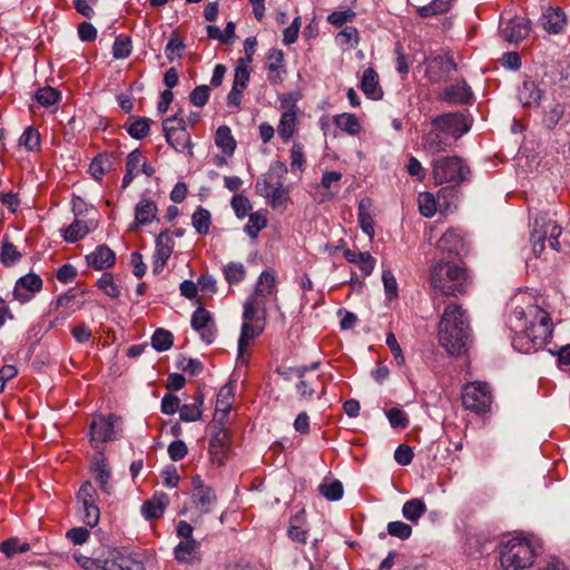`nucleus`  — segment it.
I'll list each match as a JSON object with an SVG mask.
<instances>
[{
	"mask_svg": "<svg viewBox=\"0 0 570 570\" xmlns=\"http://www.w3.org/2000/svg\"><path fill=\"white\" fill-rule=\"evenodd\" d=\"M462 403L466 410L478 414L488 412L492 403L490 386L481 382L466 384L462 391Z\"/></svg>",
	"mask_w": 570,
	"mask_h": 570,
	"instance_id": "nucleus-8",
	"label": "nucleus"
},
{
	"mask_svg": "<svg viewBox=\"0 0 570 570\" xmlns=\"http://www.w3.org/2000/svg\"><path fill=\"white\" fill-rule=\"evenodd\" d=\"M175 120L176 119H165L163 121V130L167 142L176 151L183 153L190 146V139L186 128H171V124H174Z\"/></svg>",
	"mask_w": 570,
	"mask_h": 570,
	"instance_id": "nucleus-22",
	"label": "nucleus"
},
{
	"mask_svg": "<svg viewBox=\"0 0 570 570\" xmlns=\"http://www.w3.org/2000/svg\"><path fill=\"white\" fill-rule=\"evenodd\" d=\"M433 178L436 184L450 183L459 185L468 179L469 167L458 156H445L432 161Z\"/></svg>",
	"mask_w": 570,
	"mask_h": 570,
	"instance_id": "nucleus-7",
	"label": "nucleus"
},
{
	"mask_svg": "<svg viewBox=\"0 0 570 570\" xmlns=\"http://www.w3.org/2000/svg\"><path fill=\"white\" fill-rule=\"evenodd\" d=\"M215 142L227 156H232L236 148V140L234 139L230 128L226 125L219 126L216 130Z\"/></svg>",
	"mask_w": 570,
	"mask_h": 570,
	"instance_id": "nucleus-39",
	"label": "nucleus"
},
{
	"mask_svg": "<svg viewBox=\"0 0 570 570\" xmlns=\"http://www.w3.org/2000/svg\"><path fill=\"white\" fill-rule=\"evenodd\" d=\"M531 22L521 17H514L509 20L501 29L502 37L509 41L518 43L529 36Z\"/></svg>",
	"mask_w": 570,
	"mask_h": 570,
	"instance_id": "nucleus-21",
	"label": "nucleus"
},
{
	"mask_svg": "<svg viewBox=\"0 0 570 570\" xmlns=\"http://www.w3.org/2000/svg\"><path fill=\"white\" fill-rule=\"evenodd\" d=\"M342 174L338 171H325L322 177L321 186L327 191L323 195L320 202L332 199L340 190L338 181Z\"/></svg>",
	"mask_w": 570,
	"mask_h": 570,
	"instance_id": "nucleus-41",
	"label": "nucleus"
},
{
	"mask_svg": "<svg viewBox=\"0 0 570 570\" xmlns=\"http://www.w3.org/2000/svg\"><path fill=\"white\" fill-rule=\"evenodd\" d=\"M263 332V326L254 325L252 322L245 321L242 325L238 338V355L240 356L249 345V342Z\"/></svg>",
	"mask_w": 570,
	"mask_h": 570,
	"instance_id": "nucleus-42",
	"label": "nucleus"
},
{
	"mask_svg": "<svg viewBox=\"0 0 570 570\" xmlns=\"http://www.w3.org/2000/svg\"><path fill=\"white\" fill-rule=\"evenodd\" d=\"M230 205L238 218H244L252 209L249 199L242 194H235L232 198Z\"/></svg>",
	"mask_w": 570,
	"mask_h": 570,
	"instance_id": "nucleus-60",
	"label": "nucleus"
},
{
	"mask_svg": "<svg viewBox=\"0 0 570 570\" xmlns=\"http://www.w3.org/2000/svg\"><path fill=\"white\" fill-rule=\"evenodd\" d=\"M431 125L438 126L454 141L466 134L471 127L468 118L460 111L439 115L432 119Z\"/></svg>",
	"mask_w": 570,
	"mask_h": 570,
	"instance_id": "nucleus-11",
	"label": "nucleus"
},
{
	"mask_svg": "<svg viewBox=\"0 0 570 570\" xmlns=\"http://www.w3.org/2000/svg\"><path fill=\"white\" fill-rule=\"evenodd\" d=\"M456 190L454 186L443 187L438 191L436 197L431 193L424 191L419 194L417 203L419 210L424 217H432L436 213L438 205L449 209L452 204V199L455 197Z\"/></svg>",
	"mask_w": 570,
	"mask_h": 570,
	"instance_id": "nucleus-10",
	"label": "nucleus"
},
{
	"mask_svg": "<svg viewBox=\"0 0 570 570\" xmlns=\"http://www.w3.org/2000/svg\"><path fill=\"white\" fill-rule=\"evenodd\" d=\"M193 403L184 404L180 406L179 415L184 422H195L202 417L204 404V394L202 391H197L194 394Z\"/></svg>",
	"mask_w": 570,
	"mask_h": 570,
	"instance_id": "nucleus-33",
	"label": "nucleus"
},
{
	"mask_svg": "<svg viewBox=\"0 0 570 570\" xmlns=\"http://www.w3.org/2000/svg\"><path fill=\"white\" fill-rule=\"evenodd\" d=\"M281 104L282 108H287V110L282 114L278 125V135L284 140H288L293 136L296 125V109L293 95H284L281 98Z\"/></svg>",
	"mask_w": 570,
	"mask_h": 570,
	"instance_id": "nucleus-16",
	"label": "nucleus"
},
{
	"mask_svg": "<svg viewBox=\"0 0 570 570\" xmlns=\"http://www.w3.org/2000/svg\"><path fill=\"white\" fill-rule=\"evenodd\" d=\"M333 121L341 130L348 135H357L362 129L360 120L354 114L344 112L336 115Z\"/></svg>",
	"mask_w": 570,
	"mask_h": 570,
	"instance_id": "nucleus-40",
	"label": "nucleus"
},
{
	"mask_svg": "<svg viewBox=\"0 0 570 570\" xmlns=\"http://www.w3.org/2000/svg\"><path fill=\"white\" fill-rule=\"evenodd\" d=\"M471 330L466 312L458 304L444 308L439 324V342L451 355H460L468 350Z\"/></svg>",
	"mask_w": 570,
	"mask_h": 570,
	"instance_id": "nucleus-2",
	"label": "nucleus"
},
{
	"mask_svg": "<svg viewBox=\"0 0 570 570\" xmlns=\"http://www.w3.org/2000/svg\"><path fill=\"white\" fill-rule=\"evenodd\" d=\"M386 416L389 419L391 426L394 429L404 430L410 424L407 414L399 407H392L389 411H386Z\"/></svg>",
	"mask_w": 570,
	"mask_h": 570,
	"instance_id": "nucleus-57",
	"label": "nucleus"
},
{
	"mask_svg": "<svg viewBox=\"0 0 570 570\" xmlns=\"http://www.w3.org/2000/svg\"><path fill=\"white\" fill-rule=\"evenodd\" d=\"M87 264L97 271L112 267L116 262V255L107 245H99L96 249L86 256Z\"/></svg>",
	"mask_w": 570,
	"mask_h": 570,
	"instance_id": "nucleus-24",
	"label": "nucleus"
},
{
	"mask_svg": "<svg viewBox=\"0 0 570 570\" xmlns=\"http://www.w3.org/2000/svg\"><path fill=\"white\" fill-rule=\"evenodd\" d=\"M21 258V253L17 249V247L8 240V238H3L1 252H0V261L1 263L10 267L14 265Z\"/></svg>",
	"mask_w": 570,
	"mask_h": 570,
	"instance_id": "nucleus-48",
	"label": "nucleus"
},
{
	"mask_svg": "<svg viewBox=\"0 0 570 570\" xmlns=\"http://www.w3.org/2000/svg\"><path fill=\"white\" fill-rule=\"evenodd\" d=\"M193 503L202 513H209L216 502L214 490L199 475L193 478Z\"/></svg>",
	"mask_w": 570,
	"mask_h": 570,
	"instance_id": "nucleus-14",
	"label": "nucleus"
},
{
	"mask_svg": "<svg viewBox=\"0 0 570 570\" xmlns=\"http://www.w3.org/2000/svg\"><path fill=\"white\" fill-rule=\"evenodd\" d=\"M73 558L86 570H146L142 561L118 549L109 551L104 559L96 560L83 554H75Z\"/></svg>",
	"mask_w": 570,
	"mask_h": 570,
	"instance_id": "nucleus-6",
	"label": "nucleus"
},
{
	"mask_svg": "<svg viewBox=\"0 0 570 570\" xmlns=\"http://www.w3.org/2000/svg\"><path fill=\"white\" fill-rule=\"evenodd\" d=\"M139 157H140V150L139 149L132 150L127 156V159H126V174H125V176L122 178V183H121V188L122 189L127 188L131 184L132 179L139 174V170H138Z\"/></svg>",
	"mask_w": 570,
	"mask_h": 570,
	"instance_id": "nucleus-45",
	"label": "nucleus"
},
{
	"mask_svg": "<svg viewBox=\"0 0 570 570\" xmlns=\"http://www.w3.org/2000/svg\"><path fill=\"white\" fill-rule=\"evenodd\" d=\"M173 334L164 328L156 330L151 337V345L158 352L168 351L173 346Z\"/></svg>",
	"mask_w": 570,
	"mask_h": 570,
	"instance_id": "nucleus-51",
	"label": "nucleus"
},
{
	"mask_svg": "<svg viewBox=\"0 0 570 570\" xmlns=\"http://www.w3.org/2000/svg\"><path fill=\"white\" fill-rule=\"evenodd\" d=\"M456 70V63L450 56L439 55L426 67V73L432 82H439Z\"/></svg>",
	"mask_w": 570,
	"mask_h": 570,
	"instance_id": "nucleus-18",
	"label": "nucleus"
},
{
	"mask_svg": "<svg viewBox=\"0 0 570 570\" xmlns=\"http://www.w3.org/2000/svg\"><path fill=\"white\" fill-rule=\"evenodd\" d=\"M431 286L445 296L462 295L466 292V271L450 262H440L432 267Z\"/></svg>",
	"mask_w": 570,
	"mask_h": 570,
	"instance_id": "nucleus-4",
	"label": "nucleus"
},
{
	"mask_svg": "<svg viewBox=\"0 0 570 570\" xmlns=\"http://www.w3.org/2000/svg\"><path fill=\"white\" fill-rule=\"evenodd\" d=\"M320 493L328 501H337L343 497V484L338 480H324L318 487Z\"/></svg>",
	"mask_w": 570,
	"mask_h": 570,
	"instance_id": "nucleus-46",
	"label": "nucleus"
},
{
	"mask_svg": "<svg viewBox=\"0 0 570 570\" xmlns=\"http://www.w3.org/2000/svg\"><path fill=\"white\" fill-rule=\"evenodd\" d=\"M97 287L112 299H116L120 296V288L114 282V277L109 273H104L101 275V277L97 281Z\"/></svg>",
	"mask_w": 570,
	"mask_h": 570,
	"instance_id": "nucleus-52",
	"label": "nucleus"
},
{
	"mask_svg": "<svg viewBox=\"0 0 570 570\" xmlns=\"http://www.w3.org/2000/svg\"><path fill=\"white\" fill-rule=\"evenodd\" d=\"M372 200L370 198H363L358 203V224L364 234L370 239L374 237V219L371 214Z\"/></svg>",
	"mask_w": 570,
	"mask_h": 570,
	"instance_id": "nucleus-32",
	"label": "nucleus"
},
{
	"mask_svg": "<svg viewBox=\"0 0 570 570\" xmlns=\"http://www.w3.org/2000/svg\"><path fill=\"white\" fill-rule=\"evenodd\" d=\"M265 301L252 295L244 304L243 318L248 322L263 320L265 317Z\"/></svg>",
	"mask_w": 570,
	"mask_h": 570,
	"instance_id": "nucleus-35",
	"label": "nucleus"
},
{
	"mask_svg": "<svg viewBox=\"0 0 570 570\" xmlns=\"http://www.w3.org/2000/svg\"><path fill=\"white\" fill-rule=\"evenodd\" d=\"M541 96L542 91L533 80H524L519 89V99L527 107L538 105Z\"/></svg>",
	"mask_w": 570,
	"mask_h": 570,
	"instance_id": "nucleus-36",
	"label": "nucleus"
},
{
	"mask_svg": "<svg viewBox=\"0 0 570 570\" xmlns=\"http://www.w3.org/2000/svg\"><path fill=\"white\" fill-rule=\"evenodd\" d=\"M131 53V40L129 37L120 35L116 37L112 45V56L115 59H126Z\"/></svg>",
	"mask_w": 570,
	"mask_h": 570,
	"instance_id": "nucleus-53",
	"label": "nucleus"
},
{
	"mask_svg": "<svg viewBox=\"0 0 570 570\" xmlns=\"http://www.w3.org/2000/svg\"><path fill=\"white\" fill-rule=\"evenodd\" d=\"M124 128L135 139L145 138L150 130V120L146 117H129Z\"/></svg>",
	"mask_w": 570,
	"mask_h": 570,
	"instance_id": "nucleus-37",
	"label": "nucleus"
},
{
	"mask_svg": "<svg viewBox=\"0 0 570 570\" xmlns=\"http://www.w3.org/2000/svg\"><path fill=\"white\" fill-rule=\"evenodd\" d=\"M455 0H433L429 4L417 6L416 13L420 18L426 19L449 12Z\"/></svg>",
	"mask_w": 570,
	"mask_h": 570,
	"instance_id": "nucleus-34",
	"label": "nucleus"
},
{
	"mask_svg": "<svg viewBox=\"0 0 570 570\" xmlns=\"http://www.w3.org/2000/svg\"><path fill=\"white\" fill-rule=\"evenodd\" d=\"M224 274L229 284H238L245 277V267L240 263H230L225 267Z\"/></svg>",
	"mask_w": 570,
	"mask_h": 570,
	"instance_id": "nucleus-62",
	"label": "nucleus"
},
{
	"mask_svg": "<svg viewBox=\"0 0 570 570\" xmlns=\"http://www.w3.org/2000/svg\"><path fill=\"white\" fill-rule=\"evenodd\" d=\"M112 168V159L108 154H99L89 165V173L97 181H101L104 176Z\"/></svg>",
	"mask_w": 570,
	"mask_h": 570,
	"instance_id": "nucleus-38",
	"label": "nucleus"
},
{
	"mask_svg": "<svg viewBox=\"0 0 570 570\" xmlns=\"http://www.w3.org/2000/svg\"><path fill=\"white\" fill-rule=\"evenodd\" d=\"M194 331L199 333L203 342L212 344L216 337V326L212 314L204 307H197L190 321Z\"/></svg>",
	"mask_w": 570,
	"mask_h": 570,
	"instance_id": "nucleus-13",
	"label": "nucleus"
},
{
	"mask_svg": "<svg viewBox=\"0 0 570 570\" xmlns=\"http://www.w3.org/2000/svg\"><path fill=\"white\" fill-rule=\"evenodd\" d=\"M267 79L273 86H277L283 82L286 70L284 69V53L279 49H272L267 58Z\"/></svg>",
	"mask_w": 570,
	"mask_h": 570,
	"instance_id": "nucleus-26",
	"label": "nucleus"
},
{
	"mask_svg": "<svg viewBox=\"0 0 570 570\" xmlns=\"http://www.w3.org/2000/svg\"><path fill=\"white\" fill-rule=\"evenodd\" d=\"M30 546L26 542L20 543L18 539L11 538L6 541H3L0 544V550L7 556L11 557L18 552H27L29 550Z\"/></svg>",
	"mask_w": 570,
	"mask_h": 570,
	"instance_id": "nucleus-63",
	"label": "nucleus"
},
{
	"mask_svg": "<svg viewBox=\"0 0 570 570\" xmlns=\"http://www.w3.org/2000/svg\"><path fill=\"white\" fill-rule=\"evenodd\" d=\"M563 114H564L563 105H561L559 102L553 104L550 107V109L544 112L543 124L546 125V127L548 129H553L558 125L560 119L562 118Z\"/></svg>",
	"mask_w": 570,
	"mask_h": 570,
	"instance_id": "nucleus-58",
	"label": "nucleus"
},
{
	"mask_svg": "<svg viewBox=\"0 0 570 570\" xmlns=\"http://www.w3.org/2000/svg\"><path fill=\"white\" fill-rule=\"evenodd\" d=\"M286 374V379L295 376L299 380L296 389L302 399H311L314 394H323L325 391L321 376L311 372L307 366L291 367Z\"/></svg>",
	"mask_w": 570,
	"mask_h": 570,
	"instance_id": "nucleus-9",
	"label": "nucleus"
},
{
	"mask_svg": "<svg viewBox=\"0 0 570 570\" xmlns=\"http://www.w3.org/2000/svg\"><path fill=\"white\" fill-rule=\"evenodd\" d=\"M36 100L43 107H49L56 104L60 98V92L52 87L40 88L36 92Z\"/></svg>",
	"mask_w": 570,
	"mask_h": 570,
	"instance_id": "nucleus-56",
	"label": "nucleus"
},
{
	"mask_svg": "<svg viewBox=\"0 0 570 570\" xmlns=\"http://www.w3.org/2000/svg\"><path fill=\"white\" fill-rule=\"evenodd\" d=\"M360 88L370 99L377 100L382 98L383 90L379 83V75L374 68L368 67L363 71Z\"/></svg>",
	"mask_w": 570,
	"mask_h": 570,
	"instance_id": "nucleus-27",
	"label": "nucleus"
},
{
	"mask_svg": "<svg viewBox=\"0 0 570 570\" xmlns=\"http://www.w3.org/2000/svg\"><path fill=\"white\" fill-rule=\"evenodd\" d=\"M425 512L426 505L424 501L417 498L406 501L402 508L404 518L414 523H416Z\"/></svg>",
	"mask_w": 570,
	"mask_h": 570,
	"instance_id": "nucleus-43",
	"label": "nucleus"
},
{
	"mask_svg": "<svg viewBox=\"0 0 570 570\" xmlns=\"http://www.w3.org/2000/svg\"><path fill=\"white\" fill-rule=\"evenodd\" d=\"M42 285L43 282L39 275L29 273L17 281L13 288V297L24 304L29 302L36 293L41 291Z\"/></svg>",
	"mask_w": 570,
	"mask_h": 570,
	"instance_id": "nucleus-15",
	"label": "nucleus"
},
{
	"mask_svg": "<svg viewBox=\"0 0 570 570\" xmlns=\"http://www.w3.org/2000/svg\"><path fill=\"white\" fill-rule=\"evenodd\" d=\"M472 90L469 85L461 80L446 87L442 94V99L454 105L470 104L472 100Z\"/></svg>",
	"mask_w": 570,
	"mask_h": 570,
	"instance_id": "nucleus-25",
	"label": "nucleus"
},
{
	"mask_svg": "<svg viewBox=\"0 0 570 570\" xmlns=\"http://www.w3.org/2000/svg\"><path fill=\"white\" fill-rule=\"evenodd\" d=\"M119 417L115 414L98 415L90 424V442L95 448L111 441L115 438V425Z\"/></svg>",
	"mask_w": 570,
	"mask_h": 570,
	"instance_id": "nucleus-12",
	"label": "nucleus"
},
{
	"mask_svg": "<svg viewBox=\"0 0 570 570\" xmlns=\"http://www.w3.org/2000/svg\"><path fill=\"white\" fill-rule=\"evenodd\" d=\"M158 213L157 205L149 198H141L135 206V220L130 224L129 230H137L140 226L153 223Z\"/></svg>",
	"mask_w": 570,
	"mask_h": 570,
	"instance_id": "nucleus-20",
	"label": "nucleus"
},
{
	"mask_svg": "<svg viewBox=\"0 0 570 570\" xmlns=\"http://www.w3.org/2000/svg\"><path fill=\"white\" fill-rule=\"evenodd\" d=\"M89 230L90 228L86 222L76 219L66 229L65 239L69 243H76L82 239L89 233Z\"/></svg>",
	"mask_w": 570,
	"mask_h": 570,
	"instance_id": "nucleus-50",
	"label": "nucleus"
},
{
	"mask_svg": "<svg viewBox=\"0 0 570 570\" xmlns=\"http://www.w3.org/2000/svg\"><path fill=\"white\" fill-rule=\"evenodd\" d=\"M513 315L519 322H522L520 332L513 338V347L524 354L543 348L553 331L549 313L538 305L530 304L527 307H515Z\"/></svg>",
	"mask_w": 570,
	"mask_h": 570,
	"instance_id": "nucleus-1",
	"label": "nucleus"
},
{
	"mask_svg": "<svg viewBox=\"0 0 570 570\" xmlns=\"http://www.w3.org/2000/svg\"><path fill=\"white\" fill-rule=\"evenodd\" d=\"M199 548L200 542L197 540H183L175 548V558L179 562L197 563L200 561Z\"/></svg>",
	"mask_w": 570,
	"mask_h": 570,
	"instance_id": "nucleus-28",
	"label": "nucleus"
},
{
	"mask_svg": "<svg viewBox=\"0 0 570 570\" xmlns=\"http://www.w3.org/2000/svg\"><path fill=\"white\" fill-rule=\"evenodd\" d=\"M267 225V218L261 212H255L249 215L248 222L244 228L245 233L250 238H256L258 233Z\"/></svg>",
	"mask_w": 570,
	"mask_h": 570,
	"instance_id": "nucleus-49",
	"label": "nucleus"
},
{
	"mask_svg": "<svg viewBox=\"0 0 570 570\" xmlns=\"http://www.w3.org/2000/svg\"><path fill=\"white\" fill-rule=\"evenodd\" d=\"M276 293L275 275L267 271L263 272L258 277L253 295L266 302L271 297H276Z\"/></svg>",
	"mask_w": 570,
	"mask_h": 570,
	"instance_id": "nucleus-31",
	"label": "nucleus"
},
{
	"mask_svg": "<svg viewBox=\"0 0 570 570\" xmlns=\"http://www.w3.org/2000/svg\"><path fill=\"white\" fill-rule=\"evenodd\" d=\"M169 503L168 495L164 492L155 493L150 500L141 505V513L148 520L160 518Z\"/></svg>",
	"mask_w": 570,
	"mask_h": 570,
	"instance_id": "nucleus-29",
	"label": "nucleus"
},
{
	"mask_svg": "<svg viewBox=\"0 0 570 570\" xmlns=\"http://www.w3.org/2000/svg\"><path fill=\"white\" fill-rule=\"evenodd\" d=\"M539 219L538 229L540 230V238H559L561 235V227L551 219L544 217H537Z\"/></svg>",
	"mask_w": 570,
	"mask_h": 570,
	"instance_id": "nucleus-54",
	"label": "nucleus"
},
{
	"mask_svg": "<svg viewBox=\"0 0 570 570\" xmlns=\"http://www.w3.org/2000/svg\"><path fill=\"white\" fill-rule=\"evenodd\" d=\"M94 474L95 479L99 483L100 489L105 493H109L110 470L104 460L100 463H96L94 468Z\"/></svg>",
	"mask_w": 570,
	"mask_h": 570,
	"instance_id": "nucleus-59",
	"label": "nucleus"
},
{
	"mask_svg": "<svg viewBox=\"0 0 570 570\" xmlns=\"http://www.w3.org/2000/svg\"><path fill=\"white\" fill-rule=\"evenodd\" d=\"M541 23L546 31L557 35L563 31L567 23V17L560 7H550L542 14Z\"/></svg>",
	"mask_w": 570,
	"mask_h": 570,
	"instance_id": "nucleus-23",
	"label": "nucleus"
},
{
	"mask_svg": "<svg viewBox=\"0 0 570 570\" xmlns=\"http://www.w3.org/2000/svg\"><path fill=\"white\" fill-rule=\"evenodd\" d=\"M210 95V88L207 85L197 86L189 95L190 102L196 107H204Z\"/></svg>",
	"mask_w": 570,
	"mask_h": 570,
	"instance_id": "nucleus-64",
	"label": "nucleus"
},
{
	"mask_svg": "<svg viewBox=\"0 0 570 570\" xmlns=\"http://www.w3.org/2000/svg\"><path fill=\"white\" fill-rule=\"evenodd\" d=\"M454 140L438 126H432L431 130L423 137V149L431 155L444 153L453 145Z\"/></svg>",
	"mask_w": 570,
	"mask_h": 570,
	"instance_id": "nucleus-17",
	"label": "nucleus"
},
{
	"mask_svg": "<svg viewBox=\"0 0 570 570\" xmlns=\"http://www.w3.org/2000/svg\"><path fill=\"white\" fill-rule=\"evenodd\" d=\"M191 224L199 235H207L212 224V215L209 210L198 206L191 216Z\"/></svg>",
	"mask_w": 570,
	"mask_h": 570,
	"instance_id": "nucleus-44",
	"label": "nucleus"
},
{
	"mask_svg": "<svg viewBox=\"0 0 570 570\" xmlns=\"http://www.w3.org/2000/svg\"><path fill=\"white\" fill-rule=\"evenodd\" d=\"M387 533L401 540H406L412 534V527L402 521H392L387 523Z\"/></svg>",
	"mask_w": 570,
	"mask_h": 570,
	"instance_id": "nucleus-61",
	"label": "nucleus"
},
{
	"mask_svg": "<svg viewBox=\"0 0 570 570\" xmlns=\"http://www.w3.org/2000/svg\"><path fill=\"white\" fill-rule=\"evenodd\" d=\"M287 174V167L282 161L271 164L266 174L262 175L255 184L256 191L268 199L274 209H284L289 199L288 189L284 186L283 178Z\"/></svg>",
	"mask_w": 570,
	"mask_h": 570,
	"instance_id": "nucleus-3",
	"label": "nucleus"
},
{
	"mask_svg": "<svg viewBox=\"0 0 570 570\" xmlns=\"http://www.w3.org/2000/svg\"><path fill=\"white\" fill-rule=\"evenodd\" d=\"M249 76L250 73L247 68V63H245V59H238L235 68L233 87L245 90L249 81Z\"/></svg>",
	"mask_w": 570,
	"mask_h": 570,
	"instance_id": "nucleus-55",
	"label": "nucleus"
},
{
	"mask_svg": "<svg viewBox=\"0 0 570 570\" xmlns=\"http://www.w3.org/2000/svg\"><path fill=\"white\" fill-rule=\"evenodd\" d=\"M436 246L443 253L460 255L464 249V239L458 230L448 229L439 239Z\"/></svg>",
	"mask_w": 570,
	"mask_h": 570,
	"instance_id": "nucleus-30",
	"label": "nucleus"
},
{
	"mask_svg": "<svg viewBox=\"0 0 570 570\" xmlns=\"http://www.w3.org/2000/svg\"><path fill=\"white\" fill-rule=\"evenodd\" d=\"M212 429L214 433L209 440V451L212 456L222 464L224 456L229 450L230 434L226 429L219 425H213Z\"/></svg>",
	"mask_w": 570,
	"mask_h": 570,
	"instance_id": "nucleus-19",
	"label": "nucleus"
},
{
	"mask_svg": "<svg viewBox=\"0 0 570 570\" xmlns=\"http://www.w3.org/2000/svg\"><path fill=\"white\" fill-rule=\"evenodd\" d=\"M535 559L531 542L522 538H512L500 547V562L503 570H524Z\"/></svg>",
	"mask_w": 570,
	"mask_h": 570,
	"instance_id": "nucleus-5",
	"label": "nucleus"
},
{
	"mask_svg": "<svg viewBox=\"0 0 570 570\" xmlns=\"http://www.w3.org/2000/svg\"><path fill=\"white\" fill-rule=\"evenodd\" d=\"M19 145L24 147L28 151H37L40 149L41 138L38 129L27 127L19 139Z\"/></svg>",
	"mask_w": 570,
	"mask_h": 570,
	"instance_id": "nucleus-47",
	"label": "nucleus"
}]
</instances>
